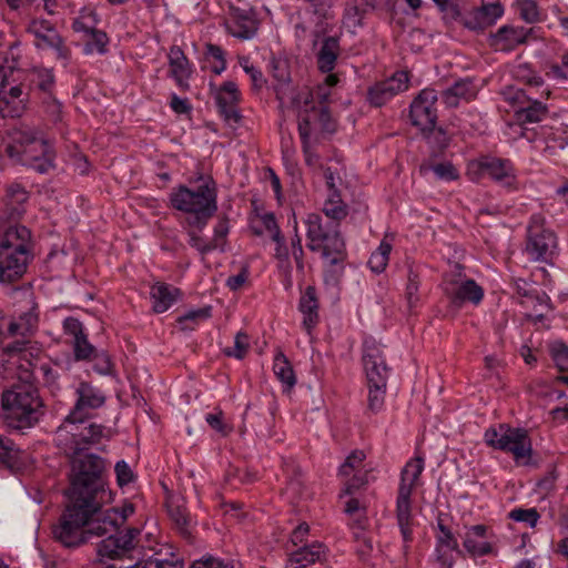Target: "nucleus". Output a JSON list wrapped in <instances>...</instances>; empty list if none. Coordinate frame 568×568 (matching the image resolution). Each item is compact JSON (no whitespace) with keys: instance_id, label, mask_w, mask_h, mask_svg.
<instances>
[{"instance_id":"5701e85b","label":"nucleus","mask_w":568,"mask_h":568,"mask_svg":"<svg viewBox=\"0 0 568 568\" xmlns=\"http://www.w3.org/2000/svg\"><path fill=\"white\" fill-rule=\"evenodd\" d=\"M504 429L499 449L511 453L516 462L528 459L531 455V442L527 430L501 424L500 430Z\"/></svg>"},{"instance_id":"393cba45","label":"nucleus","mask_w":568,"mask_h":568,"mask_svg":"<svg viewBox=\"0 0 568 568\" xmlns=\"http://www.w3.org/2000/svg\"><path fill=\"white\" fill-rule=\"evenodd\" d=\"M77 400L73 409L70 412L71 418L77 416H88V410L97 409L105 403L103 392L91 383L81 382L75 388Z\"/></svg>"},{"instance_id":"774afa93","label":"nucleus","mask_w":568,"mask_h":568,"mask_svg":"<svg viewBox=\"0 0 568 568\" xmlns=\"http://www.w3.org/2000/svg\"><path fill=\"white\" fill-rule=\"evenodd\" d=\"M344 19L348 27L356 28L362 26L363 14L356 6H349L345 10Z\"/></svg>"},{"instance_id":"a18cd8bd","label":"nucleus","mask_w":568,"mask_h":568,"mask_svg":"<svg viewBox=\"0 0 568 568\" xmlns=\"http://www.w3.org/2000/svg\"><path fill=\"white\" fill-rule=\"evenodd\" d=\"M464 547L474 557L488 555L493 550L489 542H478L477 537H473L471 535L467 534L464 539Z\"/></svg>"},{"instance_id":"9d476101","label":"nucleus","mask_w":568,"mask_h":568,"mask_svg":"<svg viewBox=\"0 0 568 568\" xmlns=\"http://www.w3.org/2000/svg\"><path fill=\"white\" fill-rule=\"evenodd\" d=\"M40 349L31 341L22 338L7 344L1 351V366L3 372L17 377L19 383H33V359L38 357Z\"/></svg>"},{"instance_id":"ea45409f","label":"nucleus","mask_w":568,"mask_h":568,"mask_svg":"<svg viewBox=\"0 0 568 568\" xmlns=\"http://www.w3.org/2000/svg\"><path fill=\"white\" fill-rule=\"evenodd\" d=\"M547 106L539 101L529 102L527 106L516 111L518 121L521 123H537L547 114Z\"/></svg>"},{"instance_id":"c85d7f7f","label":"nucleus","mask_w":568,"mask_h":568,"mask_svg":"<svg viewBox=\"0 0 568 568\" xmlns=\"http://www.w3.org/2000/svg\"><path fill=\"white\" fill-rule=\"evenodd\" d=\"M229 233V222L227 219L223 217L219 221V223L214 227V236L211 241L204 242L201 236H199L194 229L189 231L190 235V244L194 246L202 254L209 253L211 251L221 248L223 250L226 243V236Z\"/></svg>"},{"instance_id":"f8f14e48","label":"nucleus","mask_w":568,"mask_h":568,"mask_svg":"<svg viewBox=\"0 0 568 568\" xmlns=\"http://www.w3.org/2000/svg\"><path fill=\"white\" fill-rule=\"evenodd\" d=\"M526 252L534 261L550 263L557 253V237L545 227V220L534 215L527 229Z\"/></svg>"},{"instance_id":"4468645a","label":"nucleus","mask_w":568,"mask_h":568,"mask_svg":"<svg viewBox=\"0 0 568 568\" xmlns=\"http://www.w3.org/2000/svg\"><path fill=\"white\" fill-rule=\"evenodd\" d=\"M455 267L458 272L448 275L444 281L446 296L456 306H462L466 302L479 304L484 297V290L474 280L464 278L458 264Z\"/></svg>"},{"instance_id":"423d86ee","label":"nucleus","mask_w":568,"mask_h":568,"mask_svg":"<svg viewBox=\"0 0 568 568\" xmlns=\"http://www.w3.org/2000/svg\"><path fill=\"white\" fill-rule=\"evenodd\" d=\"M3 424L13 430L36 426L43 416V400L33 383H16L1 394Z\"/></svg>"},{"instance_id":"7ed1b4c3","label":"nucleus","mask_w":568,"mask_h":568,"mask_svg":"<svg viewBox=\"0 0 568 568\" xmlns=\"http://www.w3.org/2000/svg\"><path fill=\"white\" fill-rule=\"evenodd\" d=\"M10 142L6 152L40 174H50L57 168V152L52 141L38 126L19 123L7 131Z\"/></svg>"},{"instance_id":"37998d69","label":"nucleus","mask_w":568,"mask_h":568,"mask_svg":"<svg viewBox=\"0 0 568 568\" xmlns=\"http://www.w3.org/2000/svg\"><path fill=\"white\" fill-rule=\"evenodd\" d=\"M90 40L85 43L84 51L85 53L98 52L100 54L105 53L106 45L109 42L108 36L105 32L94 29L89 36Z\"/></svg>"},{"instance_id":"0e129e2a","label":"nucleus","mask_w":568,"mask_h":568,"mask_svg":"<svg viewBox=\"0 0 568 568\" xmlns=\"http://www.w3.org/2000/svg\"><path fill=\"white\" fill-rule=\"evenodd\" d=\"M426 138L430 143H435L438 149H444L448 145L449 139L446 134V132L443 129H432L427 130L425 133Z\"/></svg>"},{"instance_id":"052dcab7","label":"nucleus","mask_w":568,"mask_h":568,"mask_svg":"<svg viewBox=\"0 0 568 568\" xmlns=\"http://www.w3.org/2000/svg\"><path fill=\"white\" fill-rule=\"evenodd\" d=\"M43 103L45 105V112L52 122L62 120V105L53 95H51V99L48 97L43 98Z\"/></svg>"},{"instance_id":"dca6fc26","label":"nucleus","mask_w":568,"mask_h":568,"mask_svg":"<svg viewBox=\"0 0 568 568\" xmlns=\"http://www.w3.org/2000/svg\"><path fill=\"white\" fill-rule=\"evenodd\" d=\"M437 93L434 89H424L410 104V119L413 125L423 133L435 128L437 121Z\"/></svg>"},{"instance_id":"6e6d98bb","label":"nucleus","mask_w":568,"mask_h":568,"mask_svg":"<svg viewBox=\"0 0 568 568\" xmlns=\"http://www.w3.org/2000/svg\"><path fill=\"white\" fill-rule=\"evenodd\" d=\"M38 372L42 375L44 384L51 389V392L59 390V384H58V373L49 365V364H41L38 367Z\"/></svg>"},{"instance_id":"79ce46f5","label":"nucleus","mask_w":568,"mask_h":568,"mask_svg":"<svg viewBox=\"0 0 568 568\" xmlns=\"http://www.w3.org/2000/svg\"><path fill=\"white\" fill-rule=\"evenodd\" d=\"M211 316V307H202L199 310L190 311L180 315V332L193 331L200 321L207 320Z\"/></svg>"},{"instance_id":"3c124183","label":"nucleus","mask_w":568,"mask_h":568,"mask_svg":"<svg viewBox=\"0 0 568 568\" xmlns=\"http://www.w3.org/2000/svg\"><path fill=\"white\" fill-rule=\"evenodd\" d=\"M518 9L520 17L529 23L536 22L539 19L538 7L534 0H519Z\"/></svg>"},{"instance_id":"c03bdc74","label":"nucleus","mask_w":568,"mask_h":568,"mask_svg":"<svg viewBox=\"0 0 568 568\" xmlns=\"http://www.w3.org/2000/svg\"><path fill=\"white\" fill-rule=\"evenodd\" d=\"M250 348V337L244 332H239L235 336L234 346L224 349V354L237 359L244 358Z\"/></svg>"},{"instance_id":"20e7f679","label":"nucleus","mask_w":568,"mask_h":568,"mask_svg":"<svg viewBox=\"0 0 568 568\" xmlns=\"http://www.w3.org/2000/svg\"><path fill=\"white\" fill-rule=\"evenodd\" d=\"M318 88L316 97L308 88H302L291 98V104L297 113L300 138L321 142L336 131L337 123L332 118L328 105V92Z\"/></svg>"},{"instance_id":"9b49d317","label":"nucleus","mask_w":568,"mask_h":568,"mask_svg":"<svg viewBox=\"0 0 568 568\" xmlns=\"http://www.w3.org/2000/svg\"><path fill=\"white\" fill-rule=\"evenodd\" d=\"M424 469V459L415 457L409 460L402 470L400 484L396 499V518L405 541L412 539V500L414 488L418 485Z\"/></svg>"},{"instance_id":"f03ea898","label":"nucleus","mask_w":568,"mask_h":568,"mask_svg":"<svg viewBox=\"0 0 568 568\" xmlns=\"http://www.w3.org/2000/svg\"><path fill=\"white\" fill-rule=\"evenodd\" d=\"M125 520V516L119 514L113 507L103 509L100 508L94 515L90 516L85 525L80 527L81 541L77 544L61 542L64 547H78L92 537H105L97 546V552L101 558L109 559H135L138 565L140 558L135 556L136 537L140 535L139 529L119 530V526Z\"/></svg>"},{"instance_id":"09e8293b","label":"nucleus","mask_w":568,"mask_h":568,"mask_svg":"<svg viewBox=\"0 0 568 568\" xmlns=\"http://www.w3.org/2000/svg\"><path fill=\"white\" fill-rule=\"evenodd\" d=\"M90 362H93L94 371L101 375L110 374L112 371L110 356L104 351L97 349Z\"/></svg>"},{"instance_id":"4be33fe9","label":"nucleus","mask_w":568,"mask_h":568,"mask_svg":"<svg viewBox=\"0 0 568 568\" xmlns=\"http://www.w3.org/2000/svg\"><path fill=\"white\" fill-rule=\"evenodd\" d=\"M64 335L71 338L75 361H91L97 348L89 342L83 324L75 317L69 316L62 323Z\"/></svg>"},{"instance_id":"a878e982","label":"nucleus","mask_w":568,"mask_h":568,"mask_svg":"<svg viewBox=\"0 0 568 568\" xmlns=\"http://www.w3.org/2000/svg\"><path fill=\"white\" fill-rule=\"evenodd\" d=\"M530 31L531 29L525 30L524 28L504 26L490 36L489 45L496 51H510L525 43Z\"/></svg>"},{"instance_id":"bb28decb","label":"nucleus","mask_w":568,"mask_h":568,"mask_svg":"<svg viewBox=\"0 0 568 568\" xmlns=\"http://www.w3.org/2000/svg\"><path fill=\"white\" fill-rule=\"evenodd\" d=\"M28 200L27 191L19 184L8 186L3 207L0 209V221L12 219L18 221L24 213V203Z\"/></svg>"},{"instance_id":"412c9836","label":"nucleus","mask_w":568,"mask_h":568,"mask_svg":"<svg viewBox=\"0 0 568 568\" xmlns=\"http://www.w3.org/2000/svg\"><path fill=\"white\" fill-rule=\"evenodd\" d=\"M408 73L398 71L390 78L376 83L368 91V100L374 106H382L394 95L408 89Z\"/></svg>"},{"instance_id":"f3484780","label":"nucleus","mask_w":568,"mask_h":568,"mask_svg":"<svg viewBox=\"0 0 568 568\" xmlns=\"http://www.w3.org/2000/svg\"><path fill=\"white\" fill-rule=\"evenodd\" d=\"M224 24L226 31L240 40L252 39L258 29V21L253 9L248 6L242 8L234 3L229 7V16Z\"/></svg>"},{"instance_id":"ddd939ff","label":"nucleus","mask_w":568,"mask_h":568,"mask_svg":"<svg viewBox=\"0 0 568 568\" xmlns=\"http://www.w3.org/2000/svg\"><path fill=\"white\" fill-rule=\"evenodd\" d=\"M467 175L471 181H479L488 175L506 187H514L516 182L515 169L509 160L497 158H481L468 164Z\"/></svg>"},{"instance_id":"680f3d73","label":"nucleus","mask_w":568,"mask_h":568,"mask_svg":"<svg viewBox=\"0 0 568 568\" xmlns=\"http://www.w3.org/2000/svg\"><path fill=\"white\" fill-rule=\"evenodd\" d=\"M189 568H233V566L219 558L206 556L194 560Z\"/></svg>"},{"instance_id":"39448f33","label":"nucleus","mask_w":568,"mask_h":568,"mask_svg":"<svg viewBox=\"0 0 568 568\" xmlns=\"http://www.w3.org/2000/svg\"><path fill=\"white\" fill-rule=\"evenodd\" d=\"M305 224L307 247L312 252L321 253L322 257L329 263V268L325 272V282L336 284L343 274V262L346 258L339 224L324 221L315 213L307 215Z\"/></svg>"},{"instance_id":"5fc2aeb1","label":"nucleus","mask_w":568,"mask_h":568,"mask_svg":"<svg viewBox=\"0 0 568 568\" xmlns=\"http://www.w3.org/2000/svg\"><path fill=\"white\" fill-rule=\"evenodd\" d=\"M509 517L515 521L528 523L531 527H534V526H536L540 516L535 508H530V509L518 508V509L511 510L509 514Z\"/></svg>"},{"instance_id":"603ef678","label":"nucleus","mask_w":568,"mask_h":568,"mask_svg":"<svg viewBox=\"0 0 568 568\" xmlns=\"http://www.w3.org/2000/svg\"><path fill=\"white\" fill-rule=\"evenodd\" d=\"M205 419L211 428L220 433L222 436H227L233 429L230 424L224 422L223 413L221 410L207 414Z\"/></svg>"},{"instance_id":"49530a36","label":"nucleus","mask_w":568,"mask_h":568,"mask_svg":"<svg viewBox=\"0 0 568 568\" xmlns=\"http://www.w3.org/2000/svg\"><path fill=\"white\" fill-rule=\"evenodd\" d=\"M551 357L560 372L568 371V346L557 342L551 345Z\"/></svg>"},{"instance_id":"8fccbe9b","label":"nucleus","mask_w":568,"mask_h":568,"mask_svg":"<svg viewBox=\"0 0 568 568\" xmlns=\"http://www.w3.org/2000/svg\"><path fill=\"white\" fill-rule=\"evenodd\" d=\"M72 29L75 32H83L89 36L95 29V16L92 12L81 14L73 20Z\"/></svg>"},{"instance_id":"aec40b11","label":"nucleus","mask_w":568,"mask_h":568,"mask_svg":"<svg viewBox=\"0 0 568 568\" xmlns=\"http://www.w3.org/2000/svg\"><path fill=\"white\" fill-rule=\"evenodd\" d=\"M32 257L33 253L29 251L0 250V282L11 284L20 280Z\"/></svg>"},{"instance_id":"de8ad7c7","label":"nucleus","mask_w":568,"mask_h":568,"mask_svg":"<svg viewBox=\"0 0 568 568\" xmlns=\"http://www.w3.org/2000/svg\"><path fill=\"white\" fill-rule=\"evenodd\" d=\"M193 528L194 525L192 518L180 510V539L185 540L189 545H195L196 536Z\"/></svg>"},{"instance_id":"6ab92c4d","label":"nucleus","mask_w":568,"mask_h":568,"mask_svg":"<svg viewBox=\"0 0 568 568\" xmlns=\"http://www.w3.org/2000/svg\"><path fill=\"white\" fill-rule=\"evenodd\" d=\"M0 250L13 252L33 251L31 232L12 219L0 221Z\"/></svg>"},{"instance_id":"f704fd0d","label":"nucleus","mask_w":568,"mask_h":568,"mask_svg":"<svg viewBox=\"0 0 568 568\" xmlns=\"http://www.w3.org/2000/svg\"><path fill=\"white\" fill-rule=\"evenodd\" d=\"M23 452L12 439L0 434V466L10 470L17 469L22 464Z\"/></svg>"},{"instance_id":"f257e3e1","label":"nucleus","mask_w":568,"mask_h":568,"mask_svg":"<svg viewBox=\"0 0 568 568\" xmlns=\"http://www.w3.org/2000/svg\"><path fill=\"white\" fill-rule=\"evenodd\" d=\"M70 462L68 489L69 504L53 526L57 541L69 545L81 541L82 525L105 503L111 500V491L103 480L104 460L95 454L65 455Z\"/></svg>"},{"instance_id":"e433bc0d","label":"nucleus","mask_w":568,"mask_h":568,"mask_svg":"<svg viewBox=\"0 0 568 568\" xmlns=\"http://www.w3.org/2000/svg\"><path fill=\"white\" fill-rule=\"evenodd\" d=\"M323 212L331 222L338 223L348 214L347 205L342 201L339 192L328 193L327 200L324 203Z\"/></svg>"},{"instance_id":"bf43d9fd","label":"nucleus","mask_w":568,"mask_h":568,"mask_svg":"<svg viewBox=\"0 0 568 568\" xmlns=\"http://www.w3.org/2000/svg\"><path fill=\"white\" fill-rule=\"evenodd\" d=\"M240 64L250 74L254 89H261L265 83L262 72L250 64L247 58H241Z\"/></svg>"},{"instance_id":"69168bd1","label":"nucleus","mask_w":568,"mask_h":568,"mask_svg":"<svg viewBox=\"0 0 568 568\" xmlns=\"http://www.w3.org/2000/svg\"><path fill=\"white\" fill-rule=\"evenodd\" d=\"M417 292H418V275L413 272V270H409L408 273V283L406 285V297L408 301V304L412 306L414 303L417 302Z\"/></svg>"},{"instance_id":"7c9ffc66","label":"nucleus","mask_w":568,"mask_h":568,"mask_svg":"<svg viewBox=\"0 0 568 568\" xmlns=\"http://www.w3.org/2000/svg\"><path fill=\"white\" fill-rule=\"evenodd\" d=\"M325 558V547L323 544L315 541L308 546H303L292 552L285 568H306L311 564H315Z\"/></svg>"},{"instance_id":"1a4fd4ad","label":"nucleus","mask_w":568,"mask_h":568,"mask_svg":"<svg viewBox=\"0 0 568 568\" xmlns=\"http://www.w3.org/2000/svg\"><path fill=\"white\" fill-rule=\"evenodd\" d=\"M363 363L367 377V408L372 413L382 410L385 402L388 367L385 363L381 345L374 339H365Z\"/></svg>"},{"instance_id":"2f4dec72","label":"nucleus","mask_w":568,"mask_h":568,"mask_svg":"<svg viewBox=\"0 0 568 568\" xmlns=\"http://www.w3.org/2000/svg\"><path fill=\"white\" fill-rule=\"evenodd\" d=\"M300 311L303 313V326L310 332L318 322V301L314 286H307L300 300Z\"/></svg>"},{"instance_id":"6e6552de","label":"nucleus","mask_w":568,"mask_h":568,"mask_svg":"<svg viewBox=\"0 0 568 568\" xmlns=\"http://www.w3.org/2000/svg\"><path fill=\"white\" fill-rule=\"evenodd\" d=\"M85 417L71 418L68 415L58 427L54 444L64 455L89 454L87 450L91 445L109 438V430L104 426L88 422Z\"/></svg>"},{"instance_id":"0eeeda50","label":"nucleus","mask_w":568,"mask_h":568,"mask_svg":"<svg viewBox=\"0 0 568 568\" xmlns=\"http://www.w3.org/2000/svg\"><path fill=\"white\" fill-rule=\"evenodd\" d=\"M217 210L213 180L199 173L189 179V185H180V211L185 213L183 223L201 231Z\"/></svg>"},{"instance_id":"a19ab883","label":"nucleus","mask_w":568,"mask_h":568,"mask_svg":"<svg viewBox=\"0 0 568 568\" xmlns=\"http://www.w3.org/2000/svg\"><path fill=\"white\" fill-rule=\"evenodd\" d=\"M390 251L392 244L384 239L368 260V266L374 273H382L386 268Z\"/></svg>"},{"instance_id":"338daca9","label":"nucleus","mask_w":568,"mask_h":568,"mask_svg":"<svg viewBox=\"0 0 568 568\" xmlns=\"http://www.w3.org/2000/svg\"><path fill=\"white\" fill-rule=\"evenodd\" d=\"M305 10L313 12L318 18H324L328 8L327 0H303Z\"/></svg>"},{"instance_id":"473e14b6","label":"nucleus","mask_w":568,"mask_h":568,"mask_svg":"<svg viewBox=\"0 0 568 568\" xmlns=\"http://www.w3.org/2000/svg\"><path fill=\"white\" fill-rule=\"evenodd\" d=\"M29 89L39 90L43 98H50L54 89V74L51 69L34 68L28 73Z\"/></svg>"},{"instance_id":"a211bd4d","label":"nucleus","mask_w":568,"mask_h":568,"mask_svg":"<svg viewBox=\"0 0 568 568\" xmlns=\"http://www.w3.org/2000/svg\"><path fill=\"white\" fill-rule=\"evenodd\" d=\"M29 91L22 82L11 83L4 81L0 88V115L4 118H20L27 110Z\"/></svg>"},{"instance_id":"e2e57ef3","label":"nucleus","mask_w":568,"mask_h":568,"mask_svg":"<svg viewBox=\"0 0 568 568\" xmlns=\"http://www.w3.org/2000/svg\"><path fill=\"white\" fill-rule=\"evenodd\" d=\"M261 221L265 230L270 232L272 240L280 243V241H282V234L277 226L275 216L272 213H266L261 217Z\"/></svg>"},{"instance_id":"13d9d810","label":"nucleus","mask_w":568,"mask_h":568,"mask_svg":"<svg viewBox=\"0 0 568 568\" xmlns=\"http://www.w3.org/2000/svg\"><path fill=\"white\" fill-rule=\"evenodd\" d=\"M114 471L116 475V481L121 487L130 484L134 479L132 469L124 460H120L115 464Z\"/></svg>"},{"instance_id":"c756f323","label":"nucleus","mask_w":568,"mask_h":568,"mask_svg":"<svg viewBox=\"0 0 568 568\" xmlns=\"http://www.w3.org/2000/svg\"><path fill=\"white\" fill-rule=\"evenodd\" d=\"M477 95V88L469 78L456 81L452 87L442 92L443 102L450 108H455L462 100L471 101Z\"/></svg>"},{"instance_id":"4d7b16f0","label":"nucleus","mask_w":568,"mask_h":568,"mask_svg":"<svg viewBox=\"0 0 568 568\" xmlns=\"http://www.w3.org/2000/svg\"><path fill=\"white\" fill-rule=\"evenodd\" d=\"M302 140V150L305 156V162L310 166H315L318 164L320 156L315 152V146L320 142H315V140H307V138H301Z\"/></svg>"},{"instance_id":"4c0bfd02","label":"nucleus","mask_w":568,"mask_h":568,"mask_svg":"<svg viewBox=\"0 0 568 568\" xmlns=\"http://www.w3.org/2000/svg\"><path fill=\"white\" fill-rule=\"evenodd\" d=\"M153 311L155 313L165 312L174 302V295L170 292L165 283H156L151 287L150 292Z\"/></svg>"},{"instance_id":"cd10ccee","label":"nucleus","mask_w":568,"mask_h":568,"mask_svg":"<svg viewBox=\"0 0 568 568\" xmlns=\"http://www.w3.org/2000/svg\"><path fill=\"white\" fill-rule=\"evenodd\" d=\"M503 13L504 9L499 2L487 3L474 9L465 19L464 24L470 30H483L494 24Z\"/></svg>"},{"instance_id":"58836bf2","label":"nucleus","mask_w":568,"mask_h":568,"mask_svg":"<svg viewBox=\"0 0 568 568\" xmlns=\"http://www.w3.org/2000/svg\"><path fill=\"white\" fill-rule=\"evenodd\" d=\"M273 371L276 377L288 388H292L295 385L296 378L293 367L283 353H278L275 356Z\"/></svg>"},{"instance_id":"c9c22d12","label":"nucleus","mask_w":568,"mask_h":568,"mask_svg":"<svg viewBox=\"0 0 568 568\" xmlns=\"http://www.w3.org/2000/svg\"><path fill=\"white\" fill-rule=\"evenodd\" d=\"M38 326V314L34 310H29L22 313L18 320L10 322L8 326V333L11 336L20 335L26 337L32 334Z\"/></svg>"},{"instance_id":"72a5a7b5","label":"nucleus","mask_w":568,"mask_h":568,"mask_svg":"<svg viewBox=\"0 0 568 568\" xmlns=\"http://www.w3.org/2000/svg\"><path fill=\"white\" fill-rule=\"evenodd\" d=\"M338 53V40L334 37L325 38L317 53L318 69L324 73L331 72L335 68Z\"/></svg>"},{"instance_id":"b1692460","label":"nucleus","mask_w":568,"mask_h":568,"mask_svg":"<svg viewBox=\"0 0 568 568\" xmlns=\"http://www.w3.org/2000/svg\"><path fill=\"white\" fill-rule=\"evenodd\" d=\"M240 98L239 88L232 81L224 82L216 92L215 100L219 112L229 125H236L242 120V115L237 109Z\"/></svg>"},{"instance_id":"864d4df0","label":"nucleus","mask_w":568,"mask_h":568,"mask_svg":"<svg viewBox=\"0 0 568 568\" xmlns=\"http://www.w3.org/2000/svg\"><path fill=\"white\" fill-rule=\"evenodd\" d=\"M435 175L445 181H454L459 178L457 169L450 162L437 163L432 166Z\"/></svg>"},{"instance_id":"2eb2a0df","label":"nucleus","mask_w":568,"mask_h":568,"mask_svg":"<svg viewBox=\"0 0 568 568\" xmlns=\"http://www.w3.org/2000/svg\"><path fill=\"white\" fill-rule=\"evenodd\" d=\"M28 32L34 37V45L41 50H53L57 59L67 62L70 59L71 51L64 43L53 24L47 20H32L28 27Z\"/></svg>"}]
</instances>
